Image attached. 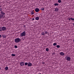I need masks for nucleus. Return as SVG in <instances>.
<instances>
[{
    "label": "nucleus",
    "instance_id": "bb28decb",
    "mask_svg": "<svg viewBox=\"0 0 74 74\" xmlns=\"http://www.w3.org/2000/svg\"><path fill=\"white\" fill-rule=\"evenodd\" d=\"M14 47L15 48H18V46L16 45H15L14 46Z\"/></svg>",
    "mask_w": 74,
    "mask_h": 74
},
{
    "label": "nucleus",
    "instance_id": "393cba45",
    "mask_svg": "<svg viewBox=\"0 0 74 74\" xmlns=\"http://www.w3.org/2000/svg\"><path fill=\"white\" fill-rule=\"evenodd\" d=\"M34 14V12L33 11H32L31 12L32 15H33Z\"/></svg>",
    "mask_w": 74,
    "mask_h": 74
},
{
    "label": "nucleus",
    "instance_id": "f3484780",
    "mask_svg": "<svg viewBox=\"0 0 74 74\" xmlns=\"http://www.w3.org/2000/svg\"><path fill=\"white\" fill-rule=\"evenodd\" d=\"M58 3H61V2H62V1H61V0H58Z\"/></svg>",
    "mask_w": 74,
    "mask_h": 74
},
{
    "label": "nucleus",
    "instance_id": "423d86ee",
    "mask_svg": "<svg viewBox=\"0 0 74 74\" xmlns=\"http://www.w3.org/2000/svg\"><path fill=\"white\" fill-rule=\"evenodd\" d=\"M67 60L68 61H70L71 60V58L70 57H67L66 58Z\"/></svg>",
    "mask_w": 74,
    "mask_h": 74
},
{
    "label": "nucleus",
    "instance_id": "9d476101",
    "mask_svg": "<svg viewBox=\"0 0 74 74\" xmlns=\"http://www.w3.org/2000/svg\"><path fill=\"white\" fill-rule=\"evenodd\" d=\"M41 35L42 36H44L45 35V32H42L41 33Z\"/></svg>",
    "mask_w": 74,
    "mask_h": 74
},
{
    "label": "nucleus",
    "instance_id": "7c9ffc66",
    "mask_svg": "<svg viewBox=\"0 0 74 74\" xmlns=\"http://www.w3.org/2000/svg\"><path fill=\"white\" fill-rule=\"evenodd\" d=\"M71 18H69V21H71Z\"/></svg>",
    "mask_w": 74,
    "mask_h": 74
},
{
    "label": "nucleus",
    "instance_id": "20e7f679",
    "mask_svg": "<svg viewBox=\"0 0 74 74\" xmlns=\"http://www.w3.org/2000/svg\"><path fill=\"white\" fill-rule=\"evenodd\" d=\"M60 54L61 56H64L65 54L63 52H61L60 53Z\"/></svg>",
    "mask_w": 74,
    "mask_h": 74
},
{
    "label": "nucleus",
    "instance_id": "2f4dec72",
    "mask_svg": "<svg viewBox=\"0 0 74 74\" xmlns=\"http://www.w3.org/2000/svg\"><path fill=\"white\" fill-rule=\"evenodd\" d=\"M34 19H35L34 18H33L32 19V21H34Z\"/></svg>",
    "mask_w": 74,
    "mask_h": 74
},
{
    "label": "nucleus",
    "instance_id": "4468645a",
    "mask_svg": "<svg viewBox=\"0 0 74 74\" xmlns=\"http://www.w3.org/2000/svg\"><path fill=\"white\" fill-rule=\"evenodd\" d=\"M44 32H45V34H48V36H49V34L48 33V32H47V31H44Z\"/></svg>",
    "mask_w": 74,
    "mask_h": 74
},
{
    "label": "nucleus",
    "instance_id": "f03ea898",
    "mask_svg": "<svg viewBox=\"0 0 74 74\" xmlns=\"http://www.w3.org/2000/svg\"><path fill=\"white\" fill-rule=\"evenodd\" d=\"M26 36V32L24 31L22 33H21L20 35L21 37H23V36Z\"/></svg>",
    "mask_w": 74,
    "mask_h": 74
},
{
    "label": "nucleus",
    "instance_id": "a211bd4d",
    "mask_svg": "<svg viewBox=\"0 0 74 74\" xmlns=\"http://www.w3.org/2000/svg\"><path fill=\"white\" fill-rule=\"evenodd\" d=\"M56 45H57V44L56 43H54L53 44V45H54V46H55Z\"/></svg>",
    "mask_w": 74,
    "mask_h": 74
},
{
    "label": "nucleus",
    "instance_id": "aec40b11",
    "mask_svg": "<svg viewBox=\"0 0 74 74\" xmlns=\"http://www.w3.org/2000/svg\"><path fill=\"white\" fill-rule=\"evenodd\" d=\"M40 10H42V11H44L45 9H44V8H43L40 9Z\"/></svg>",
    "mask_w": 74,
    "mask_h": 74
},
{
    "label": "nucleus",
    "instance_id": "f8f14e48",
    "mask_svg": "<svg viewBox=\"0 0 74 74\" xmlns=\"http://www.w3.org/2000/svg\"><path fill=\"white\" fill-rule=\"evenodd\" d=\"M59 11V9L57 8H55V11H56V12H58Z\"/></svg>",
    "mask_w": 74,
    "mask_h": 74
},
{
    "label": "nucleus",
    "instance_id": "72a5a7b5",
    "mask_svg": "<svg viewBox=\"0 0 74 74\" xmlns=\"http://www.w3.org/2000/svg\"><path fill=\"white\" fill-rule=\"evenodd\" d=\"M24 27H25V25H24Z\"/></svg>",
    "mask_w": 74,
    "mask_h": 74
},
{
    "label": "nucleus",
    "instance_id": "2eb2a0df",
    "mask_svg": "<svg viewBox=\"0 0 74 74\" xmlns=\"http://www.w3.org/2000/svg\"><path fill=\"white\" fill-rule=\"evenodd\" d=\"M5 70H8V66H6L5 67Z\"/></svg>",
    "mask_w": 74,
    "mask_h": 74
},
{
    "label": "nucleus",
    "instance_id": "9b49d317",
    "mask_svg": "<svg viewBox=\"0 0 74 74\" xmlns=\"http://www.w3.org/2000/svg\"><path fill=\"white\" fill-rule=\"evenodd\" d=\"M1 15H5V13L3 12V11L1 12Z\"/></svg>",
    "mask_w": 74,
    "mask_h": 74
},
{
    "label": "nucleus",
    "instance_id": "473e14b6",
    "mask_svg": "<svg viewBox=\"0 0 74 74\" xmlns=\"http://www.w3.org/2000/svg\"><path fill=\"white\" fill-rule=\"evenodd\" d=\"M1 35H0V38H1Z\"/></svg>",
    "mask_w": 74,
    "mask_h": 74
},
{
    "label": "nucleus",
    "instance_id": "5701e85b",
    "mask_svg": "<svg viewBox=\"0 0 74 74\" xmlns=\"http://www.w3.org/2000/svg\"><path fill=\"white\" fill-rule=\"evenodd\" d=\"M25 66H27V64L28 65V63L27 62H25Z\"/></svg>",
    "mask_w": 74,
    "mask_h": 74
},
{
    "label": "nucleus",
    "instance_id": "39448f33",
    "mask_svg": "<svg viewBox=\"0 0 74 74\" xmlns=\"http://www.w3.org/2000/svg\"><path fill=\"white\" fill-rule=\"evenodd\" d=\"M2 30L3 31L5 30H6V27H2Z\"/></svg>",
    "mask_w": 74,
    "mask_h": 74
},
{
    "label": "nucleus",
    "instance_id": "dca6fc26",
    "mask_svg": "<svg viewBox=\"0 0 74 74\" xmlns=\"http://www.w3.org/2000/svg\"><path fill=\"white\" fill-rule=\"evenodd\" d=\"M54 5H55L56 6L57 5V6H58V5H59V4L58 3H56L54 4Z\"/></svg>",
    "mask_w": 74,
    "mask_h": 74
},
{
    "label": "nucleus",
    "instance_id": "6ab92c4d",
    "mask_svg": "<svg viewBox=\"0 0 74 74\" xmlns=\"http://www.w3.org/2000/svg\"><path fill=\"white\" fill-rule=\"evenodd\" d=\"M56 47L58 48H60V45H58L56 46Z\"/></svg>",
    "mask_w": 74,
    "mask_h": 74
},
{
    "label": "nucleus",
    "instance_id": "a878e982",
    "mask_svg": "<svg viewBox=\"0 0 74 74\" xmlns=\"http://www.w3.org/2000/svg\"><path fill=\"white\" fill-rule=\"evenodd\" d=\"M71 20H72V21H74V18H71Z\"/></svg>",
    "mask_w": 74,
    "mask_h": 74
},
{
    "label": "nucleus",
    "instance_id": "0eeeda50",
    "mask_svg": "<svg viewBox=\"0 0 74 74\" xmlns=\"http://www.w3.org/2000/svg\"><path fill=\"white\" fill-rule=\"evenodd\" d=\"M24 63H25L24 62H21L20 63V64L21 66H22L24 65Z\"/></svg>",
    "mask_w": 74,
    "mask_h": 74
},
{
    "label": "nucleus",
    "instance_id": "7ed1b4c3",
    "mask_svg": "<svg viewBox=\"0 0 74 74\" xmlns=\"http://www.w3.org/2000/svg\"><path fill=\"white\" fill-rule=\"evenodd\" d=\"M35 11L36 12H38L40 11V10L38 8H36L35 9Z\"/></svg>",
    "mask_w": 74,
    "mask_h": 74
},
{
    "label": "nucleus",
    "instance_id": "c85d7f7f",
    "mask_svg": "<svg viewBox=\"0 0 74 74\" xmlns=\"http://www.w3.org/2000/svg\"><path fill=\"white\" fill-rule=\"evenodd\" d=\"M2 37H3V38H5V37H6L5 36H4V35L2 36Z\"/></svg>",
    "mask_w": 74,
    "mask_h": 74
},
{
    "label": "nucleus",
    "instance_id": "412c9836",
    "mask_svg": "<svg viewBox=\"0 0 74 74\" xmlns=\"http://www.w3.org/2000/svg\"><path fill=\"white\" fill-rule=\"evenodd\" d=\"M12 56H16V55L15 54H12Z\"/></svg>",
    "mask_w": 74,
    "mask_h": 74
},
{
    "label": "nucleus",
    "instance_id": "f257e3e1",
    "mask_svg": "<svg viewBox=\"0 0 74 74\" xmlns=\"http://www.w3.org/2000/svg\"><path fill=\"white\" fill-rule=\"evenodd\" d=\"M21 41V39L19 38H16L14 40L15 42L16 43L19 42H20Z\"/></svg>",
    "mask_w": 74,
    "mask_h": 74
},
{
    "label": "nucleus",
    "instance_id": "b1692460",
    "mask_svg": "<svg viewBox=\"0 0 74 74\" xmlns=\"http://www.w3.org/2000/svg\"><path fill=\"white\" fill-rule=\"evenodd\" d=\"M2 30H3L2 29V28L0 27V32H2Z\"/></svg>",
    "mask_w": 74,
    "mask_h": 74
},
{
    "label": "nucleus",
    "instance_id": "ddd939ff",
    "mask_svg": "<svg viewBox=\"0 0 74 74\" xmlns=\"http://www.w3.org/2000/svg\"><path fill=\"white\" fill-rule=\"evenodd\" d=\"M35 19H36V20H37V21L39 19V17H36L35 18Z\"/></svg>",
    "mask_w": 74,
    "mask_h": 74
},
{
    "label": "nucleus",
    "instance_id": "1a4fd4ad",
    "mask_svg": "<svg viewBox=\"0 0 74 74\" xmlns=\"http://www.w3.org/2000/svg\"><path fill=\"white\" fill-rule=\"evenodd\" d=\"M3 16H4L3 15L0 14V19H1V18L3 17Z\"/></svg>",
    "mask_w": 74,
    "mask_h": 74
},
{
    "label": "nucleus",
    "instance_id": "c756f323",
    "mask_svg": "<svg viewBox=\"0 0 74 74\" xmlns=\"http://www.w3.org/2000/svg\"><path fill=\"white\" fill-rule=\"evenodd\" d=\"M42 64H43L44 65V64H45V63L42 62Z\"/></svg>",
    "mask_w": 74,
    "mask_h": 74
},
{
    "label": "nucleus",
    "instance_id": "6e6552de",
    "mask_svg": "<svg viewBox=\"0 0 74 74\" xmlns=\"http://www.w3.org/2000/svg\"><path fill=\"white\" fill-rule=\"evenodd\" d=\"M32 64L30 62H29L28 63L27 66H32Z\"/></svg>",
    "mask_w": 74,
    "mask_h": 74
},
{
    "label": "nucleus",
    "instance_id": "4be33fe9",
    "mask_svg": "<svg viewBox=\"0 0 74 74\" xmlns=\"http://www.w3.org/2000/svg\"><path fill=\"white\" fill-rule=\"evenodd\" d=\"M46 51H49V49L48 48H46Z\"/></svg>",
    "mask_w": 74,
    "mask_h": 74
},
{
    "label": "nucleus",
    "instance_id": "cd10ccee",
    "mask_svg": "<svg viewBox=\"0 0 74 74\" xmlns=\"http://www.w3.org/2000/svg\"><path fill=\"white\" fill-rule=\"evenodd\" d=\"M3 10L2 9V8H0V11H2Z\"/></svg>",
    "mask_w": 74,
    "mask_h": 74
}]
</instances>
